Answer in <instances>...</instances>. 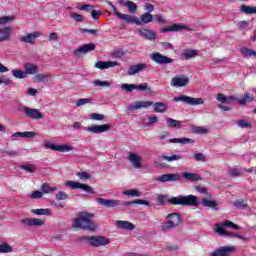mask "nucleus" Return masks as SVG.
I'll list each match as a JSON object with an SVG mask.
<instances>
[{"label":"nucleus","instance_id":"obj_25","mask_svg":"<svg viewBox=\"0 0 256 256\" xmlns=\"http://www.w3.org/2000/svg\"><path fill=\"white\" fill-rule=\"evenodd\" d=\"M11 33H13V28L9 26L0 28V43H5V41H9V39H11Z\"/></svg>","mask_w":256,"mask_h":256},{"label":"nucleus","instance_id":"obj_6","mask_svg":"<svg viewBox=\"0 0 256 256\" xmlns=\"http://www.w3.org/2000/svg\"><path fill=\"white\" fill-rule=\"evenodd\" d=\"M150 59L154 62L157 63V65H169L173 63V59L170 57H167L159 52H153L150 55Z\"/></svg>","mask_w":256,"mask_h":256},{"label":"nucleus","instance_id":"obj_56","mask_svg":"<svg viewBox=\"0 0 256 256\" xmlns=\"http://www.w3.org/2000/svg\"><path fill=\"white\" fill-rule=\"evenodd\" d=\"M237 125L241 129H250V127H252L250 122H247L246 120H243V119L238 120Z\"/></svg>","mask_w":256,"mask_h":256},{"label":"nucleus","instance_id":"obj_47","mask_svg":"<svg viewBox=\"0 0 256 256\" xmlns=\"http://www.w3.org/2000/svg\"><path fill=\"white\" fill-rule=\"evenodd\" d=\"M202 205H204V207H211L212 209H217V202H215V200H209L207 198H204L202 200Z\"/></svg>","mask_w":256,"mask_h":256},{"label":"nucleus","instance_id":"obj_49","mask_svg":"<svg viewBox=\"0 0 256 256\" xmlns=\"http://www.w3.org/2000/svg\"><path fill=\"white\" fill-rule=\"evenodd\" d=\"M112 57H114L115 59H123V57H125V50H123V48H118L114 50V52L112 53Z\"/></svg>","mask_w":256,"mask_h":256},{"label":"nucleus","instance_id":"obj_43","mask_svg":"<svg viewBox=\"0 0 256 256\" xmlns=\"http://www.w3.org/2000/svg\"><path fill=\"white\" fill-rule=\"evenodd\" d=\"M15 21V16H2L0 17V26L9 25Z\"/></svg>","mask_w":256,"mask_h":256},{"label":"nucleus","instance_id":"obj_45","mask_svg":"<svg viewBox=\"0 0 256 256\" xmlns=\"http://www.w3.org/2000/svg\"><path fill=\"white\" fill-rule=\"evenodd\" d=\"M192 133H198V135H207V133H209V130L201 126H194L192 127Z\"/></svg>","mask_w":256,"mask_h":256},{"label":"nucleus","instance_id":"obj_54","mask_svg":"<svg viewBox=\"0 0 256 256\" xmlns=\"http://www.w3.org/2000/svg\"><path fill=\"white\" fill-rule=\"evenodd\" d=\"M166 123H167L168 127H181V121L175 120L173 118H168L166 120Z\"/></svg>","mask_w":256,"mask_h":256},{"label":"nucleus","instance_id":"obj_1","mask_svg":"<svg viewBox=\"0 0 256 256\" xmlns=\"http://www.w3.org/2000/svg\"><path fill=\"white\" fill-rule=\"evenodd\" d=\"M93 219V214L89 212H80L78 217L73 220L72 226L74 229H83L84 231H93L97 230V224L91 221Z\"/></svg>","mask_w":256,"mask_h":256},{"label":"nucleus","instance_id":"obj_5","mask_svg":"<svg viewBox=\"0 0 256 256\" xmlns=\"http://www.w3.org/2000/svg\"><path fill=\"white\" fill-rule=\"evenodd\" d=\"M174 101H176V103H179V101H181L186 105H192L194 107L197 105H203V103H205L203 98H194L187 95H180V96L174 97Z\"/></svg>","mask_w":256,"mask_h":256},{"label":"nucleus","instance_id":"obj_17","mask_svg":"<svg viewBox=\"0 0 256 256\" xmlns=\"http://www.w3.org/2000/svg\"><path fill=\"white\" fill-rule=\"evenodd\" d=\"M189 31V26L183 24H173L160 29L161 33H178V31Z\"/></svg>","mask_w":256,"mask_h":256},{"label":"nucleus","instance_id":"obj_26","mask_svg":"<svg viewBox=\"0 0 256 256\" xmlns=\"http://www.w3.org/2000/svg\"><path fill=\"white\" fill-rule=\"evenodd\" d=\"M23 67L26 77H29V75H37L39 73V67L31 62L25 63Z\"/></svg>","mask_w":256,"mask_h":256},{"label":"nucleus","instance_id":"obj_22","mask_svg":"<svg viewBox=\"0 0 256 256\" xmlns=\"http://www.w3.org/2000/svg\"><path fill=\"white\" fill-rule=\"evenodd\" d=\"M140 37L146 39V41H155L157 39V33L149 29H140L138 30Z\"/></svg>","mask_w":256,"mask_h":256},{"label":"nucleus","instance_id":"obj_29","mask_svg":"<svg viewBox=\"0 0 256 256\" xmlns=\"http://www.w3.org/2000/svg\"><path fill=\"white\" fill-rule=\"evenodd\" d=\"M153 21V15L151 13H144L139 18L136 17V25H147Z\"/></svg>","mask_w":256,"mask_h":256},{"label":"nucleus","instance_id":"obj_53","mask_svg":"<svg viewBox=\"0 0 256 256\" xmlns=\"http://www.w3.org/2000/svg\"><path fill=\"white\" fill-rule=\"evenodd\" d=\"M124 7H127L130 13H135V11H137V5L133 1H126Z\"/></svg>","mask_w":256,"mask_h":256},{"label":"nucleus","instance_id":"obj_44","mask_svg":"<svg viewBox=\"0 0 256 256\" xmlns=\"http://www.w3.org/2000/svg\"><path fill=\"white\" fill-rule=\"evenodd\" d=\"M137 87V84H127L123 83L120 86V89L123 91H126L127 93H131L132 91H135V88Z\"/></svg>","mask_w":256,"mask_h":256},{"label":"nucleus","instance_id":"obj_12","mask_svg":"<svg viewBox=\"0 0 256 256\" xmlns=\"http://www.w3.org/2000/svg\"><path fill=\"white\" fill-rule=\"evenodd\" d=\"M235 246H222L216 250H214L210 256H229L233 255V253L236 251Z\"/></svg>","mask_w":256,"mask_h":256},{"label":"nucleus","instance_id":"obj_57","mask_svg":"<svg viewBox=\"0 0 256 256\" xmlns=\"http://www.w3.org/2000/svg\"><path fill=\"white\" fill-rule=\"evenodd\" d=\"M125 205L126 206H129V205H149V201H147V200H134V201L125 202Z\"/></svg>","mask_w":256,"mask_h":256},{"label":"nucleus","instance_id":"obj_42","mask_svg":"<svg viewBox=\"0 0 256 256\" xmlns=\"http://www.w3.org/2000/svg\"><path fill=\"white\" fill-rule=\"evenodd\" d=\"M199 52L197 50H184L182 56L184 59H193V57H197Z\"/></svg>","mask_w":256,"mask_h":256},{"label":"nucleus","instance_id":"obj_34","mask_svg":"<svg viewBox=\"0 0 256 256\" xmlns=\"http://www.w3.org/2000/svg\"><path fill=\"white\" fill-rule=\"evenodd\" d=\"M34 81L37 83H49L51 81V75L49 74H36Z\"/></svg>","mask_w":256,"mask_h":256},{"label":"nucleus","instance_id":"obj_31","mask_svg":"<svg viewBox=\"0 0 256 256\" xmlns=\"http://www.w3.org/2000/svg\"><path fill=\"white\" fill-rule=\"evenodd\" d=\"M154 113H165L169 109V105L163 102L153 103Z\"/></svg>","mask_w":256,"mask_h":256},{"label":"nucleus","instance_id":"obj_50","mask_svg":"<svg viewBox=\"0 0 256 256\" xmlns=\"http://www.w3.org/2000/svg\"><path fill=\"white\" fill-rule=\"evenodd\" d=\"M69 15H70L71 19H74V21H76V23H83V21H85V18L81 14H77L75 12H70Z\"/></svg>","mask_w":256,"mask_h":256},{"label":"nucleus","instance_id":"obj_51","mask_svg":"<svg viewBox=\"0 0 256 256\" xmlns=\"http://www.w3.org/2000/svg\"><path fill=\"white\" fill-rule=\"evenodd\" d=\"M21 169H23V171H26V173H35L37 171V168L33 164L22 165Z\"/></svg>","mask_w":256,"mask_h":256},{"label":"nucleus","instance_id":"obj_38","mask_svg":"<svg viewBox=\"0 0 256 256\" xmlns=\"http://www.w3.org/2000/svg\"><path fill=\"white\" fill-rule=\"evenodd\" d=\"M11 74L15 79H27V75L25 74V71L21 69H13L11 70Z\"/></svg>","mask_w":256,"mask_h":256},{"label":"nucleus","instance_id":"obj_11","mask_svg":"<svg viewBox=\"0 0 256 256\" xmlns=\"http://www.w3.org/2000/svg\"><path fill=\"white\" fill-rule=\"evenodd\" d=\"M109 5L112 7L115 15L118 16V19L125 21V23H134V25H137V17L120 13L117 11V7H115V5H113L111 2H109Z\"/></svg>","mask_w":256,"mask_h":256},{"label":"nucleus","instance_id":"obj_59","mask_svg":"<svg viewBox=\"0 0 256 256\" xmlns=\"http://www.w3.org/2000/svg\"><path fill=\"white\" fill-rule=\"evenodd\" d=\"M1 155H7L8 157H17L19 153L15 150H0Z\"/></svg>","mask_w":256,"mask_h":256},{"label":"nucleus","instance_id":"obj_32","mask_svg":"<svg viewBox=\"0 0 256 256\" xmlns=\"http://www.w3.org/2000/svg\"><path fill=\"white\" fill-rule=\"evenodd\" d=\"M240 52L243 55V57H245V59H255L256 57V51L251 50L247 47L240 48Z\"/></svg>","mask_w":256,"mask_h":256},{"label":"nucleus","instance_id":"obj_33","mask_svg":"<svg viewBox=\"0 0 256 256\" xmlns=\"http://www.w3.org/2000/svg\"><path fill=\"white\" fill-rule=\"evenodd\" d=\"M182 177L187 181H201V176L196 173L183 172Z\"/></svg>","mask_w":256,"mask_h":256},{"label":"nucleus","instance_id":"obj_30","mask_svg":"<svg viewBox=\"0 0 256 256\" xmlns=\"http://www.w3.org/2000/svg\"><path fill=\"white\" fill-rule=\"evenodd\" d=\"M217 232H218V235H220V237H235L236 239H245L243 236L235 232H229L225 229H221V227L217 229Z\"/></svg>","mask_w":256,"mask_h":256},{"label":"nucleus","instance_id":"obj_36","mask_svg":"<svg viewBox=\"0 0 256 256\" xmlns=\"http://www.w3.org/2000/svg\"><path fill=\"white\" fill-rule=\"evenodd\" d=\"M240 11H241V13H245V15H255L256 6L251 7V6H247V5H242L240 7Z\"/></svg>","mask_w":256,"mask_h":256},{"label":"nucleus","instance_id":"obj_52","mask_svg":"<svg viewBox=\"0 0 256 256\" xmlns=\"http://www.w3.org/2000/svg\"><path fill=\"white\" fill-rule=\"evenodd\" d=\"M229 175L230 177H241V175H243V170L239 168H231L229 170Z\"/></svg>","mask_w":256,"mask_h":256},{"label":"nucleus","instance_id":"obj_64","mask_svg":"<svg viewBox=\"0 0 256 256\" xmlns=\"http://www.w3.org/2000/svg\"><path fill=\"white\" fill-rule=\"evenodd\" d=\"M216 100L219 101V103H228V97L225 96V94H218Z\"/></svg>","mask_w":256,"mask_h":256},{"label":"nucleus","instance_id":"obj_37","mask_svg":"<svg viewBox=\"0 0 256 256\" xmlns=\"http://www.w3.org/2000/svg\"><path fill=\"white\" fill-rule=\"evenodd\" d=\"M161 159H163V161H167L168 163H173V161H180V159H183V156L178 154H173L172 156L162 155Z\"/></svg>","mask_w":256,"mask_h":256},{"label":"nucleus","instance_id":"obj_40","mask_svg":"<svg viewBox=\"0 0 256 256\" xmlns=\"http://www.w3.org/2000/svg\"><path fill=\"white\" fill-rule=\"evenodd\" d=\"M41 191H42V193L49 194V193H53V192L57 191V187L50 186L49 183H43L41 185Z\"/></svg>","mask_w":256,"mask_h":256},{"label":"nucleus","instance_id":"obj_18","mask_svg":"<svg viewBox=\"0 0 256 256\" xmlns=\"http://www.w3.org/2000/svg\"><path fill=\"white\" fill-rule=\"evenodd\" d=\"M128 161L131 163L134 169H143V158L137 153H130L128 155Z\"/></svg>","mask_w":256,"mask_h":256},{"label":"nucleus","instance_id":"obj_63","mask_svg":"<svg viewBox=\"0 0 256 256\" xmlns=\"http://www.w3.org/2000/svg\"><path fill=\"white\" fill-rule=\"evenodd\" d=\"M41 197H43L42 190L41 191L37 190L30 194V199H41Z\"/></svg>","mask_w":256,"mask_h":256},{"label":"nucleus","instance_id":"obj_62","mask_svg":"<svg viewBox=\"0 0 256 256\" xmlns=\"http://www.w3.org/2000/svg\"><path fill=\"white\" fill-rule=\"evenodd\" d=\"M69 197V195H67V193L63 192V191H59L56 194V199L58 201H65V199H67Z\"/></svg>","mask_w":256,"mask_h":256},{"label":"nucleus","instance_id":"obj_10","mask_svg":"<svg viewBox=\"0 0 256 256\" xmlns=\"http://www.w3.org/2000/svg\"><path fill=\"white\" fill-rule=\"evenodd\" d=\"M20 223L24 227H43L45 220L41 218H24L20 220Z\"/></svg>","mask_w":256,"mask_h":256},{"label":"nucleus","instance_id":"obj_58","mask_svg":"<svg viewBox=\"0 0 256 256\" xmlns=\"http://www.w3.org/2000/svg\"><path fill=\"white\" fill-rule=\"evenodd\" d=\"M93 99L91 98H82L77 100L76 107H83V105H87L88 103H92Z\"/></svg>","mask_w":256,"mask_h":256},{"label":"nucleus","instance_id":"obj_28","mask_svg":"<svg viewBox=\"0 0 256 256\" xmlns=\"http://www.w3.org/2000/svg\"><path fill=\"white\" fill-rule=\"evenodd\" d=\"M220 227V229H224L223 227H230L231 229H235L236 231H238V229H240L239 225L229 221V220H225L223 223H217L215 224V233H217V235H219V232L217 231V229Z\"/></svg>","mask_w":256,"mask_h":256},{"label":"nucleus","instance_id":"obj_8","mask_svg":"<svg viewBox=\"0 0 256 256\" xmlns=\"http://www.w3.org/2000/svg\"><path fill=\"white\" fill-rule=\"evenodd\" d=\"M43 147H45V149H51L52 151H59L60 153H69V151H73V147L67 144L57 145L52 142H45Z\"/></svg>","mask_w":256,"mask_h":256},{"label":"nucleus","instance_id":"obj_35","mask_svg":"<svg viewBox=\"0 0 256 256\" xmlns=\"http://www.w3.org/2000/svg\"><path fill=\"white\" fill-rule=\"evenodd\" d=\"M30 212L33 215H45L46 217L51 216V209L49 208L32 209Z\"/></svg>","mask_w":256,"mask_h":256},{"label":"nucleus","instance_id":"obj_9","mask_svg":"<svg viewBox=\"0 0 256 256\" xmlns=\"http://www.w3.org/2000/svg\"><path fill=\"white\" fill-rule=\"evenodd\" d=\"M156 181H158L159 183H175V181H181V174L179 173L162 174L157 177Z\"/></svg>","mask_w":256,"mask_h":256},{"label":"nucleus","instance_id":"obj_16","mask_svg":"<svg viewBox=\"0 0 256 256\" xmlns=\"http://www.w3.org/2000/svg\"><path fill=\"white\" fill-rule=\"evenodd\" d=\"M153 106V102L151 101H137L133 104L127 106V111H137L139 109H149V107Z\"/></svg>","mask_w":256,"mask_h":256},{"label":"nucleus","instance_id":"obj_27","mask_svg":"<svg viewBox=\"0 0 256 256\" xmlns=\"http://www.w3.org/2000/svg\"><path fill=\"white\" fill-rule=\"evenodd\" d=\"M116 227L118 229H123L124 231H133L135 229V225L129 221L118 220L115 222Z\"/></svg>","mask_w":256,"mask_h":256},{"label":"nucleus","instance_id":"obj_2","mask_svg":"<svg viewBox=\"0 0 256 256\" xmlns=\"http://www.w3.org/2000/svg\"><path fill=\"white\" fill-rule=\"evenodd\" d=\"M168 203H171V205H182L185 207H197L199 205V199H197V196L195 195H180L168 199Z\"/></svg>","mask_w":256,"mask_h":256},{"label":"nucleus","instance_id":"obj_3","mask_svg":"<svg viewBox=\"0 0 256 256\" xmlns=\"http://www.w3.org/2000/svg\"><path fill=\"white\" fill-rule=\"evenodd\" d=\"M179 223H181V216L179 214H169L166 217V221L161 223V230L168 233V231H173V229L178 227Z\"/></svg>","mask_w":256,"mask_h":256},{"label":"nucleus","instance_id":"obj_7","mask_svg":"<svg viewBox=\"0 0 256 256\" xmlns=\"http://www.w3.org/2000/svg\"><path fill=\"white\" fill-rule=\"evenodd\" d=\"M66 187H70V189H81L82 191H85V193H92L95 194V191L93 190V187L87 185V184H81L76 181L68 180L64 183Z\"/></svg>","mask_w":256,"mask_h":256},{"label":"nucleus","instance_id":"obj_55","mask_svg":"<svg viewBox=\"0 0 256 256\" xmlns=\"http://www.w3.org/2000/svg\"><path fill=\"white\" fill-rule=\"evenodd\" d=\"M13 251V247H11L7 243L0 244V253H11Z\"/></svg>","mask_w":256,"mask_h":256},{"label":"nucleus","instance_id":"obj_23","mask_svg":"<svg viewBox=\"0 0 256 256\" xmlns=\"http://www.w3.org/2000/svg\"><path fill=\"white\" fill-rule=\"evenodd\" d=\"M145 69H147V64L140 63L130 66L127 73L130 77H133V75H137V73H141L142 71H145Z\"/></svg>","mask_w":256,"mask_h":256},{"label":"nucleus","instance_id":"obj_13","mask_svg":"<svg viewBox=\"0 0 256 256\" xmlns=\"http://www.w3.org/2000/svg\"><path fill=\"white\" fill-rule=\"evenodd\" d=\"M39 37H41V33L40 32H32V33H28L26 35H23L19 38L20 43H27L28 45H35V43L37 42V39H39Z\"/></svg>","mask_w":256,"mask_h":256},{"label":"nucleus","instance_id":"obj_41","mask_svg":"<svg viewBox=\"0 0 256 256\" xmlns=\"http://www.w3.org/2000/svg\"><path fill=\"white\" fill-rule=\"evenodd\" d=\"M169 143H181L182 145H187V143H195V140L190 138H174L170 139Z\"/></svg>","mask_w":256,"mask_h":256},{"label":"nucleus","instance_id":"obj_20","mask_svg":"<svg viewBox=\"0 0 256 256\" xmlns=\"http://www.w3.org/2000/svg\"><path fill=\"white\" fill-rule=\"evenodd\" d=\"M109 129H111V125L109 124H103V125H92V126H88L86 128V131H88V133H105L106 131H109Z\"/></svg>","mask_w":256,"mask_h":256},{"label":"nucleus","instance_id":"obj_24","mask_svg":"<svg viewBox=\"0 0 256 256\" xmlns=\"http://www.w3.org/2000/svg\"><path fill=\"white\" fill-rule=\"evenodd\" d=\"M95 67L97 69H101V70L111 69L113 67H119V62H117V61H98L95 64Z\"/></svg>","mask_w":256,"mask_h":256},{"label":"nucleus","instance_id":"obj_14","mask_svg":"<svg viewBox=\"0 0 256 256\" xmlns=\"http://www.w3.org/2000/svg\"><path fill=\"white\" fill-rule=\"evenodd\" d=\"M171 87H187L189 78L185 75L174 76L170 82Z\"/></svg>","mask_w":256,"mask_h":256},{"label":"nucleus","instance_id":"obj_15","mask_svg":"<svg viewBox=\"0 0 256 256\" xmlns=\"http://www.w3.org/2000/svg\"><path fill=\"white\" fill-rule=\"evenodd\" d=\"M22 112L29 119H43L44 117L43 113H41V111H39L37 108L23 107Z\"/></svg>","mask_w":256,"mask_h":256},{"label":"nucleus","instance_id":"obj_46","mask_svg":"<svg viewBox=\"0 0 256 256\" xmlns=\"http://www.w3.org/2000/svg\"><path fill=\"white\" fill-rule=\"evenodd\" d=\"M122 195H128L130 197H141V192L137 189L125 190Z\"/></svg>","mask_w":256,"mask_h":256},{"label":"nucleus","instance_id":"obj_19","mask_svg":"<svg viewBox=\"0 0 256 256\" xmlns=\"http://www.w3.org/2000/svg\"><path fill=\"white\" fill-rule=\"evenodd\" d=\"M91 51H95V44L88 43L83 46H80L78 49L74 51V55L76 57H81L82 55H85L87 53H91Z\"/></svg>","mask_w":256,"mask_h":256},{"label":"nucleus","instance_id":"obj_39","mask_svg":"<svg viewBox=\"0 0 256 256\" xmlns=\"http://www.w3.org/2000/svg\"><path fill=\"white\" fill-rule=\"evenodd\" d=\"M253 99V96L247 93L243 97L239 98L238 105H247V103L253 102Z\"/></svg>","mask_w":256,"mask_h":256},{"label":"nucleus","instance_id":"obj_4","mask_svg":"<svg viewBox=\"0 0 256 256\" xmlns=\"http://www.w3.org/2000/svg\"><path fill=\"white\" fill-rule=\"evenodd\" d=\"M84 241H89V244L92 247H104L105 245H109L111 243V239L105 236H84Z\"/></svg>","mask_w":256,"mask_h":256},{"label":"nucleus","instance_id":"obj_61","mask_svg":"<svg viewBox=\"0 0 256 256\" xmlns=\"http://www.w3.org/2000/svg\"><path fill=\"white\" fill-rule=\"evenodd\" d=\"M33 137H37V133L34 131L22 132V138L24 139H33Z\"/></svg>","mask_w":256,"mask_h":256},{"label":"nucleus","instance_id":"obj_60","mask_svg":"<svg viewBox=\"0 0 256 256\" xmlns=\"http://www.w3.org/2000/svg\"><path fill=\"white\" fill-rule=\"evenodd\" d=\"M76 175L81 181H89L91 179V174L88 172H78Z\"/></svg>","mask_w":256,"mask_h":256},{"label":"nucleus","instance_id":"obj_21","mask_svg":"<svg viewBox=\"0 0 256 256\" xmlns=\"http://www.w3.org/2000/svg\"><path fill=\"white\" fill-rule=\"evenodd\" d=\"M96 203L109 209L111 207H118L120 201L115 199L96 198Z\"/></svg>","mask_w":256,"mask_h":256},{"label":"nucleus","instance_id":"obj_48","mask_svg":"<svg viewBox=\"0 0 256 256\" xmlns=\"http://www.w3.org/2000/svg\"><path fill=\"white\" fill-rule=\"evenodd\" d=\"M92 85L94 87H111V82L101 81V80H94V81H92Z\"/></svg>","mask_w":256,"mask_h":256}]
</instances>
